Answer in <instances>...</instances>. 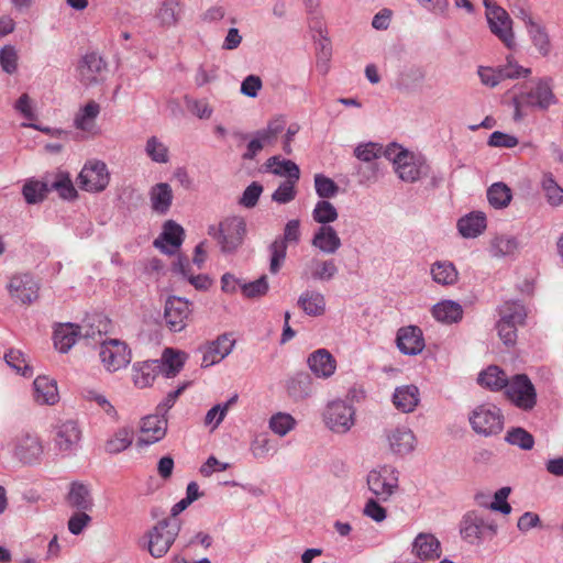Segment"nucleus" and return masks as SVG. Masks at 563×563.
Listing matches in <instances>:
<instances>
[{"mask_svg": "<svg viewBox=\"0 0 563 563\" xmlns=\"http://www.w3.org/2000/svg\"><path fill=\"white\" fill-rule=\"evenodd\" d=\"M246 232V221L236 216L225 218L218 225L208 228V234L217 240L224 254L235 253L243 244Z\"/></svg>", "mask_w": 563, "mask_h": 563, "instance_id": "nucleus-1", "label": "nucleus"}, {"mask_svg": "<svg viewBox=\"0 0 563 563\" xmlns=\"http://www.w3.org/2000/svg\"><path fill=\"white\" fill-rule=\"evenodd\" d=\"M53 449L57 455L69 457L76 455L81 448L82 429L77 420H60L51 431Z\"/></svg>", "mask_w": 563, "mask_h": 563, "instance_id": "nucleus-2", "label": "nucleus"}, {"mask_svg": "<svg viewBox=\"0 0 563 563\" xmlns=\"http://www.w3.org/2000/svg\"><path fill=\"white\" fill-rule=\"evenodd\" d=\"M180 527L178 519L165 518L148 530V552L153 558H163L169 551L179 534Z\"/></svg>", "mask_w": 563, "mask_h": 563, "instance_id": "nucleus-3", "label": "nucleus"}, {"mask_svg": "<svg viewBox=\"0 0 563 563\" xmlns=\"http://www.w3.org/2000/svg\"><path fill=\"white\" fill-rule=\"evenodd\" d=\"M468 421L474 432L484 437L499 434L504 429V416L494 404L476 406L470 413Z\"/></svg>", "mask_w": 563, "mask_h": 563, "instance_id": "nucleus-4", "label": "nucleus"}, {"mask_svg": "<svg viewBox=\"0 0 563 563\" xmlns=\"http://www.w3.org/2000/svg\"><path fill=\"white\" fill-rule=\"evenodd\" d=\"M398 474V471L390 465H384L368 472L366 477L367 487L377 500L386 503L397 493L399 487Z\"/></svg>", "mask_w": 563, "mask_h": 563, "instance_id": "nucleus-5", "label": "nucleus"}, {"mask_svg": "<svg viewBox=\"0 0 563 563\" xmlns=\"http://www.w3.org/2000/svg\"><path fill=\"white\" fill-rule=\"evenodd\" d=\"M484 5L486 8V19L490 32L497 36L507 48H515L516 40L512 30V19L508 12L490 0H484Z\"/></svg>", "mask_w": 563, "mask_h": 563, "instance_id": "nucleus-6", "label": "nucleus"}, {"mask_svg": "<svg viewBox=\"0 0 563 563\" xmlns=\"http://www.w3.org/2000/svg\"><path fill=\"white\" fill-rule=\"evenodd\" d=\"M508 399L518 408L529 411L537 404V393L526 374L515 375L506 388Z\"/></svg>", "mask_w": 563, "mask_h": 563, "instance_id": "nucleus-7", "label": "nucleus"}, {"mask_svg": "<svg viewBox=\"0 0 563 563\" xmlns=\"http://www.w3.org/2000/svg\"><path fill=\"white\" fill-rule=\"evenodd\" d=\"M192 303L178 296H169L165 301L164 320L167 328L173 332L183 331L190 320Z\"/></svg>", "mask_w": 563, "mask_h": 563, "instance_id": "nucleus-8", "label": "nucleus"}, {"mask_svg": "<svg viewBox=\"0 0 563 563\" xmlns=\"http://www.w3.org/2000/svg\"><path fill=\"white\" fill-rule=\"evenodd\" d=\"M355 410L343 400H335L328 404L323 420L327 427L335 433L347 432L355 422Z\"/></svg>", "mask_w": 563, "mask_h": 563, "instance_id": "nucleus-9", "label": "nucleus"}, {"mask_svg": "<svg viewBox=\"0 0 563 563\" xmlns=\"http://www.w3.org/2000/svg\"><path fill=\"white\" fill-rule=\"evenodd\" d=\"M109 181L110 174L106 163L101 161L88 162L78 176L79 187L90 192L103 191Z\"/></svg>", "mask_w": 563, "mask_h": 563, "instance_id": "nucleus-10", "label": "nucleus"}, {"mask_svg": "<svg viewBox=\"0 0 563 563\" xmlns=\"http://www.w3.org/2000/svg\"><path fill=\"white\" fill-rule=\"evenodd\" d=\"M44 453L41 438L32 432H21L14 439V456L23 464L38 463Z\"/></svg>", "mask_w": 563, "mask_h": 563, "instance_id": "nucleus-11", "label": "nucleus"}, {"mask_svg": "<svg viewBox=\"0 0 563 563\" xmlns=\"http://www.w3.org/2000/svg\"><path fill=\"white\" fill-rule=\"evenodd\" d=\"M99 354L109 372H117L131 362V350L125 342L117 339L102 341Z\"/></svg>", "mask_w": 563, "mask_h": 563, "instance_id": "nucleus-12", "label": "nucleus"}, {"mask_svg": "<svg viewBox=\"0 0 563 563\" xmlns=\"http://www.w3.org/2000/svg\"><path fill=\"white\" fill-rule=\"evenodd\" d=\"M529 68H523L518 64L514 63L511 57H507V65L492 68L481 66L478 68V76L483 85L488 87H495L505 79H514L519 77H527L530 75Z\"/></svg>", "mask_w": 563, "mask_h": 563, "instance_id": "nucleus-13", "label": "nucleus"}, {"mask_svg": "<svg viewBox=\"0 0 563 563\" xmlns=\"http://www.w3.org/2000/svg\"><path fill=\"white\" fill-rule=\"evenodd\" d=\"M77 71L79 81L89 87L103 80L107 63L99 54L95 52L87 53L79 60Z\"/></svg>", "mask_w": 563, "mask_h": 563, "instance_id": "nucleus-14", "label": "nucleus"}, {"mask_svg": "<svg viewBox=\"0 0 563 563\" xmlns=\"http://www.w3.org/2000/svg\"><path fill=\"white\" fill-rule=\"evenodd\" d=\"M554 101L555 97L552 89L544 81H539L530 91H522L514 97V103L517 106V109L522 106L547 109L550 104L554 103Z\"/></svg>", "mask_w": 563, "mask_h": 563, "instance_id": "nucleus-15", "label": "nucleus"}, {"mask_svg": "<svg viewBox=\"0 0 563 563\" xmlns=\"http://www.w3.org/2000/svg\"><path fill=\"white\" fill-rule=\"evenodd\" d=\"M167 431V419L157 412V415L147 416L142 419L141 433L136 445L140 448L161 441Z\"/></svg>", "mask_w": 563, "mask_h": 563, "instance_id": "nucleus-16", "label": "nucleus"}, {"mask_svg": "<svg viewBox=\"0 0 563 563\" xmlns=\"http://www.w3.org/2000/svg\"><path fill=\"white\" fill-rule=\"evenodd\" d=\"M8 289L11 297L23 305L33 302L38 296V284L29 274L13 276Z\"/></svg>", "mask_w": 563, "mask_h": 563, "instance_id": "nucleus-17", "label": "nucleus"}, {"mask_svg": "<svg viewBox=\"0 0 563 563\" xmlns=\"http://www.w3.org/2000/svg\"><path fill=\"white\" fill-rule=\"evenodd\" d=\"M234 344L235 340L232 339L230 334L224 333L219 335L214 341L200 347V352L202 353L201 366L209 367L219 363L231 353Z\"/></svg>", "mask_w": 563, "mask_h": 563, "instance_id": "nucleus-18", "label": "nucleus"}, {"mask_svg": "<svg viewBox=\"0 0 563 563\" xmlns=\"http://www.w3.org/2000/svg\"><path fill=\"white\" fill-rule=\"evenodd\" d=\"M397 346L406 355H417L424 349L422 330L417 325L400 328L396 338Z\"/></svg>", "mask_w": 563, "mask_h": 563, "instance_id": "nucleus-19", "label": "nucleus"}, {"mask_svg": "<svg viewBox=\"0 0 563 563\" xmlns=\"http://www.w3.org/2000/svg\"><path fill=\"white\" fill-rule=\"evenodd\" d=\"M81 327L75 323L59 324L54 331L55 346L62 353L68 352L77 340L81 336L88 339L95 335V331L86 330L84 333Z\"/></svg>", "mask_w": 563, "mask_h": 563, "instance_id": "nucleus-20", "label": "nucleus"}, {"mask_svg": "<svg viewBox=\"0 0 563 563\" xmlns=\"http://www.w3.org/2000/svg\"><path fill=\"white\" fill-rule=\"evenodd\" d=\"M185 231L174 220H167L161 235L154 241V246L166 254H174L184 241Z\"/></svg>", "mask_w": 563, "mask_h": 563, "instance_id": "nucleus-21", "label": "nucleus"}, {"mask_svg": "<svg viewBox=\"0 0 563 563\" xmlns=\"http://www.w3.org/2000/svg\"><path fill=\"white\" fill-rule=\"evenodd\" d=\"M395 168L401 180L413 183L427 174L428 166L415 162L409 152H400L395 158Z\"/></svg>", "mask_w": 563, "mask_h": 563, "instance_id": "nucleus-22", "label": "nucleus"}, {"mask_svg": "<svg viewBox=\"0 0 563 563\" xmlns=\"http://www.w3.org/2000/svg\"><path fill=\"white\" fill-rule=\"evenodd\" d=\"M310 371L321 378H329L336 368V361L325 349H319L311 353L307 360Z\"/></svg>", "mask_w": 563, "mask_h": 563, "instance_id": "nucleus-23", "label": "nucleus"}, {"mask_svg": "<svg viewBox=\"0 0 563 563\" xmlns=\"http://www.w3.org/2000/svg\"><path fill=\"white\" fill-rule=\"evenodd\" d=\"M389 448L393 453L406 455L411 453L416 446V437L408 428H396L387 434Z\"/></svg>", "mask_w": 563, "mask_h": 563, "instance_id": "nucleus-24", "label": "nucleus"}, {"mask_svg": "<svg viewBox=\"0 0 563 563\" xmlns=\"http://www.w3.org/2000/svg\"><path fill=\"white\" fill-rule=\"evenodd\" d=\"M486 530L495 532V526L488 523L475 512L467 514L462 522L461 533L470 542L481 540Z\"/></svg>", "mask_w": 563, "mask_h": 563, "instance_id": "nucleus-25", "label": "nucleus"}, {"mask_svg": "<svg viewBox=\"0 0 563 563\" xmlns=\"http://www.w3.org/2000/svg\"><path fill=\"white\" fill-rule=\"evenodd\" d=\"M311 244L325 254H334L342 245L340 236L331 225L319 227Z\"/></svg>", "mask_w": 563, "mask_h": 563, "instance_id": "nucleus-26", "label": "nucleus"}, {"mask_svg": "<svg viewBox=\"0 0 563 563\" xmlns=\"http://www.w3.org/2000/svg\"><path fill=\"white\" fill-rule=\"evenodd\" d=\"M412 551L421 560H437L441 555V544L433 534L422 532L415 538Z\"/></svg>", "mask_w": 563, "mask_h": 563, "instance_id": "nucleus-27", "label": "nucleus"}, {"mask_svg": "<svg viewBox=\"0 0 563 563\" xmlns=\"http://www.w3.org/2000/svg\"><path fill=\"white\" fill-rule=\"evenodd\" d=\"M184 4L180 0H164L156 10L155 18L166 29L176 26L181 20Z\"/></svg>", "mask_w": 563, "mask_h": 563, "instance_id": "nucleus-28", "label": "nucleus"}, {"mask_svg": "<svg viewBox=\"0 0 563 563\" xmlns=\"http://www.w3.org/2000/svg\"><path fill=\"white\" fill-rule=\"evenodd\" d=\"M420 401V393L416 385L397 387L393 395L394 406L401 412H412Z\"/></svg>", "mask_w": 563, "mask_h": 563, "instance_id": "nucleus-29", "label": "nucleus"}, {"mask_svg": "<svg viewBox=\"0 0 563 563\" xmlns=\"http://www.w3.org/2000/svg\"><path fill=\"white\" fill-rule=\"evenodd\" d=\"M162 366L158 360L136 362L133 365V382L139 388H145L152 385L156 376L161 373Z\"/></svg>", "mask_w": 563, "mask_h": 563, "instance_id": "nucleus-30", "label": "nucleus"}, {"mask_svg": "<svg viewBox=\"0 0 563 563\" xmlns=\"http://www.w3.org/2000/svg\"><path fill=\"white\" fill-rule=\"evenodd\" d=\"M152 210L161 216L166 214L173 202V190L167 183H158L150 190Z\"/></svg>", "mask_w": 563, "mask_h": 563, "instance_id": "nucleus-31", "label": "nucleus"}, {"mask_svg": "<svg viewBox=\"0 0 563 563\" xmlns=\"http://www.w3.org/2000/svg\"><path fill=\"white\" fill-rule=\"evenodd\" d=\"M34 399L42 405H54L58 401L59 395L54 379L46 376H37L33 383Z\"/></svg>", "mask_w": 563, "mask_h": 563, "instance_id": "nucleus-32", "label": "nucleus"}, {"mask_svg": "<svg viewBox=\"0 0 563 563\" xmlns=\"http://www.w3.org/2000/svg\"><path fill=\"white\" fill-rule=\"evenodd\" d=\"M432 316L445 324L457 323L463 318L462 306L454 300H442L432 307Z\"/></svg>", "mask_w": 563, "mask_h": 563, "instance_id": "nucleus-33", "label": "nucleus"}, {"mask_svg": "<svg viewBox=\"0 0 563 563\" xmlns=\"http://www.w3.org/2000/svg\"><path fill=\"white\" fill-rule=\"evenodd\" d=\"M286 387L288 396L295 401H300L311 395L312 378L310 374L300 372L288 379Z\"/></svg>", "mask_w": 563, "mask_h": 563, "instance_id": "nucleus-34", "label": "nucleus"}, {"mask_svg": "<svg viewBox=\"0 0 563 563\" xmlns=\"http://www.w3.org/2000/svg\"><path fill=\"white\" fill-rule=\"evenodd\" d=\"M498 317L511 324L521 327L528 316L526 306L520 300H506L497 308Z\"/></svg>", "mask_w": 563, "mask_h": 563, "instance_id": "nucleus-35", "label": "nucleus"}, {"mask_svg": "<svg viewBox=\"0 0 563 563\" xmlns=\"http://www.w3.org/2000/svg\"><path fill=\"white\" fill-rule=\"evenodd\" d=\"M67 503L70 507L77 510H91L93 507V499L90 494V489L87 485L74 482L70 484V488L67 495Z\"/></svg>", "mask_w": 563, "mask_h": 563, "instance_id": "nucleus-36", "label": "nucleus"}, {"mask_svg": "<svg viewBox=\"0 0 563 563\" xmlns=\"http://www.w3.org/2000/svg\"><path fill=\"white\" fill-rule=\"evenodd\" d=\"M459 232L464 238H476L486 229V216L484 212H471L457 221Z\"/></svg>", "mask_w": 563, "mask_h": 563, "instance_id": "nucleus-37", "label": "nucleus"}, {"mask_svg": "<svg viewBox=\"0 0 563 563\" xmlns=\"http://www.w3.org/2000/svg\"><path fill=\"white\" fill-rule=\"evenodd\" d=\"M297 303L306 314L311 317L322 316L325 311L324 296L314 290H306L302 292Z\"/></svg>", "mask_w": 563, "mask_h": 563, "instance_id": "nucleus-38", "label": "nucleus"}, {"mask_svg": "<svg viewBox=\"0 0 563 563\" xmlns=\"http://www.w3.org/2000/svg\"><path fill=\"white\" fill-rule=\"evenodd\" d=\"M477 380L482 386H485L493 391L507 388L510 382L508 380L506 373L496 365H490L485 371H483L478 375Z\"/></svg>", "mask_w": 563, "mask_h": 563, "instance_id": "nucleus-39", "label": "nucleus"}, {"mask_svg": "<svg viewBox=\"0 0 563 563\" xmlns=\"http://www.w3.org/2000/svg\"><path fill=\"white\" fill-rule=\"evenodd\" d=\"M186 358L187 355L184 352L175 351L170 347L165 349L159 361L162 366L161 373L168 378L176 376L183 368Z\"/></svg>", "mask_w": 563, "mask_h": 563, "instance_id": "nucleus-40", "label": "nucleus"}, {"mask_svg": "<svg viewBox=\"0 0 563 563\" xmlns=\"http://www.w3.org/2000/svg\"><path fill=\"white\" fill-rule=\"evenodd\" d=\"M523 21L528 27L533 45L538 48L541 55L547 56L550 52V38L545 29L534 22L530 15L525 13Z\"/></svg>", "mask_w": 563, "mask_h": 563, "instance_id": "nucleus-41", "label": "nucleus"}, {"mask_svg": "<svg viewBox=\"0 0 563 563\" xmlns=\"http://www.w3.org/2000/svg\"><path fill=\"white\" fill-rule=\"evenodd\" d=\"M265 167L277 176H286L287 179H299L300 178V169L298 165L289 159H280L279 156L269 157Z\"/></svg>", "mask_w": 563, "mask_h": 563, "instance_id": "nucleus-42", "label": "nucleus"}, {"mask_svg": "<svg viewBox=\"0 0 563 563\" xmlns=\"http://www.w3.org/2000/svg\"><path fill=\"white\" fill-rule=\"evenodd\" d=\"M431 275L437 284L443 286L454 285L459 279V273L453 263L443 261L435 262L431 266Z\"/></svg>", "mask_w": 563, "mask_h": 563, "instance_id": "nucleus-43", "label": "nucleus"}, {"mask_svg": "<svg viewBox=\"0 0 563 563\" xmlns=\"http://www.w3.org/2000/svg\"><path fill=\"white\" fill-rule=\"evenodd\" d=\"M133 443V430L128 427L120 428L107 440L104 450L109 454H119Z\"/></svg>", "mask_w": 563, "mask_h": 563, "instance_id": "nucleus-44", "label": "nucleus"}, {"mask_svg": "<svg viewBox=\"0 0 563 563\" xmlns=\"http://www.w3.org/2000/svg\"><path fill=\"white\" fill-rule=\"evenodd\" d=\"M511 199V189L504 183H495L487 189V200L495 209L508 207Z\"/></svg>", "mask_w": 563, "mask_h": 563, "instance_id": "nucleus-45", "label": "nucleus"}, {"mask_svg": "<svg viewBox=\"0 0 563 563\" xmlns=\"http://www.w3.org/2000/svg\"><path fill=\"white\" fill-rule=\"evenodd\" d=\"M426 79V70L419 66L405 68L398 76L396 85L398 89L409 91Z\"/></svg>", "mask_w": 563, "mask_h": 563, "instance_id": "nucleus-46", "label": "nucleus"}, {"mask_svg": "<svg viewBox=\"0 0 563 563\" xmlns=\"http://www.w3.org/2000/svg\"><path fill=\"white\" fill-rule=\"evenodd\" d=\"M49 191V184L40 180L25 183L22 190L25 201L30 205L43 201Z\"/></svg>", "mask_w": 563, "mask_h": 563, "instance_id": "nucleus-47", "label": "nucleus"}, {"mask_svg": "<svg viewBox=\"0 0 563 563\" xmlns=\"http://www.w3.org/2000/svg\"><path fill=\"white\" fill-rule=\"evenodd\" d=\"M311 277L314 280H331L338 273L334 260L312 258L310 262Z\"/></svg>", "mask_w": 563, "mask_h": 563, "instance_id": "nucleus-48", "label": "nucleus"}, {"mask_svg": "<svg viewBox=\"0 0 563 563\" xmlns=\"http://www.w3.org/2000/svg\"><path fill=\"white\" fill-rule=\"evenodd\" d=\"M100 112V106L91 100L76 114L74 124L78 130L88 131Z\"/></svg>", "mask_w": 563, "mask_h": 563, "instance_id": "nucleus-49", "label": "nucleus"}, {"mask_svg": "<svg viewBox=\"0 0 563 563\" xmlns=\"http://www.w3.org/2000/svg\"><path fill=\"white\" fill-rule=\"evenodd\" d=\"M51 190L58 192V196L65 200H74L77 198V190L68 174L59 173L55 179L49 184Z\"/></svg>", "mask_w": 563, "mask_h": 563, "instance_id": "nucleus-50", "label": "nucleus"}, {"mask_svg": "<svg viewBox=\"0 0 563 563\" xmlns=\"http://www.w3.org/2000/svg\"><path fill=\"white\" fill-rule=\"evenodd\" d=\"M5 363L12 367L16 373L24 377H31L33 371L25 360V355L22 351L11 349L4 354Z\"/></svg>", "mask_w": 563, "mask_h": 563, "instance_id": "nucleus-51", "label": "nucleus"}, {"mask_svg": "<svg viewBox=\"0 0 563 563\" xmlns=\"http://www.w3.org/2000/svg\"><path fill=\"white\" fill-rule=\"evenodd\" d=\"M338 216L335 207L328 200L318 201L312 211L313 220L322 225H328L335 221Z\"/></svg>", "mask_w": 563, "mask_h": 563, "instance_id": "nucleus-52", "label": "nucleus"}, {"mask_svg": "<svg viewBox=\"0 0 563 563\" xmlns=\"http://www.w3.org/2000/svg\"><path fill=\"white\" fill-rule=\"evenodd\" d=\"M295 426V418L286 412H277L269 419V429L279 437L286 435Z\"/></svg>", "mask_w": 563, "mask_h": 563, "instance_id": "nucleus-53", "label": "nucleus"}, {"mask_svg": "<svg viewBox=\"0 0 563 563\" xmlns=\"http://www.w3.org/2000/svg\"><path fill=\"white\" fill-rule=\"evenodd\" d=\"M542 188L545 192L547 201L551 206L563 203V188H561L551 174H545L542 179Z\"/></svg>", "mask_w": 563, "mask_h": 563, "instance_id": "nucleus-54", "label": "nucleus"}, {"mask_svg": "<svg viewBox=\"0 0 563 563\" xmlns=\"http://www.w3.org/2000/svg\"><path fill=\"white\" fill-rule=\"evenodd\" d=\"M506 441L517 445L522 450H531L534 445V439L531 433L522 428H512L507 432Z\"/></svg>", "mask_w": 563, "mask_h": 563, "instance_id": "nucleus-55", "label": "nucleus"}, {"mask_svg": "<svg viewBox=\"0 0 563 563\" xmlns=\"http://www.w3.org/2000/svg\"><path fill=\"white\" fill-rule=\"evenodd\" d=\"M299 179H287L282 183L278 188L273 192L272 200L279 203L286 205L292 201L296 197V184Z\"/></svg>", "mask_w": 563, "mask_h": 563, "instance_id": "nucleus-56", "label": "nucleus"}, {"mask_svg": "<svg viewBox=\"0 0 563 563\" xmlns=\"http://www.w3.org/2000/svg\"><path fill=\"white\" fill-rule=\"evenodd\" d=\"M517 247L518 242L514 236L500 235L492 241V253L494 256L510 255Z\"/></svg>", "mask_w": 563, "mask_h": 563, "instance_id": "nucleus-57", "label": "nucleus"}, {"mask_svg": "<svg viewBox=\"0 0 563 563\" xmlns=\"http://www.w3.org/2000/svg\"><path fill=\"white\" fill-rule=\"evenodd\" d=\"M314 187L317 195L323 200L332 198L339 192V186L331 178L322 174L314 176Z\"/></svg>", "mask_w": 563, "mask_h": 563, "instance_id": "nucleus-58", "label": "nucleus"}, {"mask_svg": "<svg viewBox=\"0 0 563 563\" xmlns=\"http://www.w3.org/2000/svg\"><path fill=\"white\" fill-rule=\"evenodd\" d=\"M269 250L272 253L269 271L272 274H277L286 258L287 245H285V241L275 240L271 244Z\"/></svg>", "mask_w": 563, "mask_h": 563, "instance_id": "nucleus-59", "label": "nucleus"}, {"mask_svg": "<svg viewBox=\"0 0 563 563\" xmlns=\"http://www.w3.org/2000/svg\"><path fill=\"white\" fill-rule=\"evenodd\" d=\"M145 151L146 154L156 163L168 162V148L155 136L147 140Z\"/></svg>", "mask_w": 563, "mask_h": 563, "instance_id": "nucleus-60", "label": "nucleus"}, {"mask_svg": "<svg viewBox=\"0 0 563 563\" xmlns=\"http://www.w3.org/2000/svg\"><path fill=\"white\" fill-rule=\"evenodd\" d=\"M354 155L362 162L372 163L382 156V146L373 142L360 144L355 147Z\"/></svg>", "mask_w": 563, "mask_h": 563, "instance_id": "nucleus-61", "label": "nucleus"}, {"mask_svg": "<svg viewBox=\"0 0 563 563\" xmlns=\"http://www.w3.org/2000/svg\"><path fill=\"white\" fill-rule=\"evenodd\" d=\"M496 329L500 340L505 345L514 346L516 344L518 338V325L511 324L508 321L499 318L496 323Z\"/></svg>", "mask_w": 563, "mask_h": 563, "instance_id": "nucleus-62", "label": "nucleus"}, {"mask_svg": "<svg viewBox=\"0 0 563 563\" xmlns=\"http://www.w3.org/2000/svg\"><path fill=\"white\" fill-rule=\"evenodd\" d=\"M241 290L247 298L262 297L268 290L267 277L263 275L254 282L242 284Z\"/></svg>", "mask_w": 563, "mask_h": 563, "instance_id": "nucleus-63", "label": "nucleus"}, {"mask_svg": "<svg viewBox=\"0 0 563 563\" xmlns=\"http://www.w3.org/2000/svg\"><path fill=\"white\" fill-rule=\"evenodd\" d=\"M262 192L263 186L257 181H253L244 189L239 203L249 209L254 208L257 205Z\"/></svg>", "mask_w": 563, "mask_h": 563, "instance_id": "nucleus-64", "label": "nucleus"}]
</instances>
